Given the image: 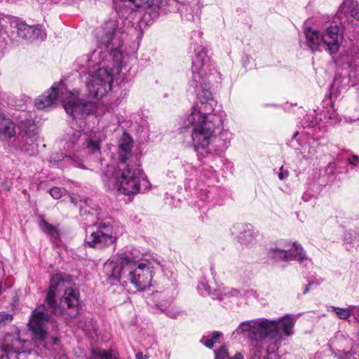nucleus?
Listing matches in <instances>:
<instances>
[{
  "mask_svg": "<svg viewBox=\"0 0 359 359\" xmlns=\"http://www.w3.org/2000/svg\"><path fill=\"white\" fill-rule=\"evenodd\" d=\"M123 31L117 20L106 22L97 34L100 45L86 60L88 76L86 80L90 99L103 97L111 90L113 76L123 67L124 57L118 49L123 42Z\"/></svg>",
  "mask_w": 359,
  "mask_h": 359,
  "instance_id": "f257e3e1",
  "label": "nucleus"
},
{
  "mask_svg": "<svg viewBox=\"0 0 359 359\" xmlns=\"http://www.w3.org/2000/svg\"><path fill=\"white\" fill-rule=\"evenodd\" d=\"M295 318L285 315L276 319L261 318L242 322L233 334H246L252 340V359H281L276 354L278 344L293 334Z\"/></svg>",
  "mask_w": 359,
  "mask_h": 359,
  "instance_id": "f03ea898",
  "label": "nucleus"
},
{
  "mask_svg": "<svg viewBox=\"0 0 359 359\" xmlns=\"http://www.w3.org/2000/svg\"><path fill=\"white\" fill-rule=\"evenodd\" d=\"M220 117L196 118L191 121L190 115L184 120V126H191V145L199 159L207 157L216 158L220 156L230 144L233 134L226 129H222L218 134L216 130L222 125Z\"/></svg>",
  "mask_w": 359,
  "mask_h": 359,
  "instance_id": "7ed1b4c3",
  "label": "nucleus"
},
{
  "mask_svg": "<svg viewBox=\"0 0 359 359\" xmlns=\"http://www.w3.org/2000/svg\"><path fill=\"white\" fill-rule=\"evenodd\" d=\"M210 71L207 50L203 47L197 48L192 62L193 77L191 86L195 88L198 101L193 106L189 114L191 121L201 118V116H207L208 118L218 117L213 113L216 101L210 90L208 76Z\"/></svg>",
  "mask_w": 359,
  "mask_h": 359,
  "instance_id": "20e7f679",
  "label": "nucleus"
},
{
  "mask_svg": "<svg viewBox=\"0 0 359 359\" xmlns=\"http://www.w3.org/2000/svg\"><path fill=\"white\" fill-rule=\"evenodd\" d=\"M137 163H119L118 170L108 165L103 181L109 189H116L124 195H134L150 189L151 184Z\"/></svg>",
  "mask_w": 359,
  "mask_h": 359,
  "instance_id": "39448f33",
  "label": "nucleus"
},
{
  "mask_svg": "<svg viewBox=\"0 0 359 359\" xmlns=\"http://www.w3.org/2000/svg\"><path fill=\"white\" fill-rule=\"evenodd\" d=\"M57 100L62 102L67 113L75 119L91 114L96 109L93 102L79 99L77 95L67 90L62 82L55 83L48 90L35 100L34 104L37 109H44L53 105Z\"/></svg>",
  "mask_w": 359,
  "mask_h": 359,
  "instance_id": "423d86ee",
  "label": "nucleus"
},
{
  "mask_svg": "<svg viewBox=\"0 0 359 359\" xmlns=\"http://www.w3.org/2000/svg\"><path fill=\"white\" fill-rule=\"evenodd\" d=\"M46 301L51 311L57 316L65 314V306L78 311V292L69 276L60 273L52 276Z\"/></svg>",
  "mask_w": 359,
  "mask_h": 359,
  "instance_id": "0eeeda50",
  "label": "nucleus"
},
{
  "mask_svg": "<svg viewBox=\"0 0 359 359\" xmlns=\"http://www.w3.org/2000/svg\"><path fill=\"white\" fill-rule=\"evenodd\" d=\"M89 202L88 199H84L81 200L79 204L81 216L90 213V217H93L91 220L93 223L92 226L91 224H87L89 226V229H86V244L90 248L98 250L104 249L115 244L118 238L121 234L119 226L116 224H111L109 222L95 224L96 216H93V213H90L87 210V207L89 206Z\"/></svg>",
  "mask_w": 359,
  "mask_h": 359,
  "instance_id": "6e6552de",
  "label": "nucleus"
},
{
  "mask_svg": "<svg viewBox=\"0 0 359 359\" xmlns=\"http://www.w3.org/2000/svg\"><path fill=\"white\" fill-rule=\"evenodd\" d=\"M104 139L102 133L93 136L88 135L81 130L71 127L65 134V148L69 151H79L86 150L93 154H100V142Z\"/></svg>",
  "mask_w": 359,
  "mask_h": 359,
  "instance_id": "1a4fd4ad",
  "label": "nucleus"
},
{
  "mask_svg": "<svg viewBox=\"0 0 359 359\" xmlns=\"http://www.w3.org/2000/svg\"><path fill=\"white\" fill-rule=\"evenodd\" d=\"M160 266L156 259H144L135 267L128 271L126 282L130 281L139 291L145 290L151 286L155 270Z\"/></svg>",
  "mask_w": 359,
  "mask_h": 359,
  "instance_id": "9d476101",
  "label": "nucleus"
},
{
  "mask_svg": "<svg viewBox=\"0 0 359 359\" xmlns=\"http://www.w3.org/2000/svg\"><path fill=\"white\" fill-rule=\"evenodd\" d=\"M123 2H128L135 8H144L145 10L142 15V21L149 25L157 19L161 13L171 11L168 8L167 3L163 0H121Z\"/></svg>",
  "mask_w": 359,
  "mask_h": 359,
  "instance_id": "9b49d317",
  "label": "nucleus"
},
{
  "mask_svg": "<svg viewBox=\"0 0 359 359\" xmlns=\"http://www.w3.org/2000/svg\"><path fill=\"white\" fill-rule=\"evenodd\" d=\"M51 316L48 310L43 306H39L32 312L29 322V329L34 337L39 340H43L46 336V325L51 321Z\"/></svg>",
  "mask_w": 359,
  "mask_h": 359,
  "instance_id": "f8f14e48",
  "label": "nucleus"
},
{
  "mask_svg": "<svg viewBox=\"0 0 359 359\" xmlns=\"http://www.w3.org/2000/svg\"><path fill=\"white\" fill-rule=\"evenodd\" d=\"M24 347V341L18 336L7 334L0 344V359H17Z\"/></svg>",
  "mask_w": 359,
  "mask_h": 359,
  "instance_id": "ddd939ff",
  "label": "nucleus"
},
{
  "mask_svg": "<svg viewBox=\"0 0 359 359\" xmlns=\"http://www.w3.org/2000/svg\"><path fill=\"white\" fill-rule=\"evenodd\" d=\"M103 270L111 284H115L116 282L126 283L127 269L122 265V263L118 260L116 256H114L107 260L103 266Z\"/></svg>",
  "mask_w": 359,
  "mask_h": 359,
  "instance_id": "4468645a",
  "label": "nucleus"
},
{
  "mask_svg": "<svg viewBox=\"0 0 359 359\" xmlns=\"http://www.w3.org/2000/svg\"><path fill=\"white\" fill-rule=\"evenodd\" d=\"M322 35L325 49L330 54L337 53L342 40L339 27L337 25H330L322 32Z\"/></svg>",
  "mask_w": 359,
  "mask_h": 359,
  "instance_id": "2eb2a0df",
  "label": "nucleus"
},
{
  "mask_svg": "<svg viewBox=\"0 0 359 359\" xmlns=\"http://www.w3.org/2000/svg\"><path fill=\"white\" fill-rule=\"evenodd\" d=\"M115 256L122 263V265H124L127 271L135 267L139 264V262L143 260L142 259V253L138 249L135 248H127Z\"/></svg>",
  "mask_w": 359,
  "mask_h": 359,
  "instance_id": "dca6fc26",
  "label": "nucleus"
},
{
  "mask_svg": "<svg viewBox=\"0 0 359 359\" xmlns=\"http://www.w3.org/2000/svg\"><path fill=\"white\" fill-rule=\"evenodd\" d=\"M232 233L236 234L241 243L249 245L257 236V231L250 224H237L233 226Z\"/></svg>",
  "mask_w": 359,
  "mask_h": 359,
  "instance_id": "f3484780",
  "label": "nucleus"
},
{
  "mask_svg": "<svg viewBox=\"0 0 359 359\" xmlns=\"http://www.w3.org/2000/svg\"><path fill=\"white\" fill-rule=\"evenodd\" d=\"M17 33L19 37L25 39H43L46 33L39 26L29 25L25 22H19L17 25Z\"/></svg>",
  "mask_w": 359,
  "mask_h": 359,
  "instance_id": "a211bd4d",
  "label": "nucleus"
},
{
  "mask_svg": "<svg viewBox=\"0 0 359 359\" xmlns=\"http://www.w3.org/2000/svg\"><path fill=\"white\" fill-rule=\"evenodd\" d=\"M23 144L20 146V149L28 154L34 155L37 151L38 133L34 129H29L20 134Z\"/></svg>",
  "mask_w": 359,
  "mask_h": 359,
  "instance_id": "6ab92c4d",
  "label": "nucleus"
},
{
  "mask_svg": "<svg viewBox=\"0 0 359 359\" xmlns=\"http://www.w3.org/2000/svg\"><path fill=\"white\" fill-rule=\"evenodd\" d=\"M179 11L183 20L192 22L199 18L200 7L196 1L181 4Z\"/></svg>",
  "mask_w": 359,
  "mask_h": 359,
  "instance_id": "aec40b11",
  "label": "nucleus"
},
{
  "mask_svg": "<svg viewBox=\"0 0 359 359\" xmlns=\"http://www.w3.org/2000/svg\"><path fill=\"white\" fill-rule=\"evenodd\" d=\"M307 46L311 50H316L323 46L322 33L316 29L309 27L305 30Z\"/></svg>",
  "mask_w": 359,
  "mask_h": 359,
  "instance_id": "412c9836",
  "label": "nucleus"
},
{
  "mask_svg": "<svg viewBox=\"0 0 359 359\" xmlns=\"http://www.w3.org/2000/svg\"><path fill=\"white\" fill-rule=\"evenodd\" d=\"M287 260H297L300 263L307 259L306 251L302 246L294 242L287 245Z\"/></svg>",
  "mask_w": 359,
  "mask_h": 359,
  "instance_id": "4be33fe9",
  "label": "nucleus"
},
{
  "mask_svg": "<svg viewBox=\"0 0 359 359\" xmlns=\"http://www.w3.org/2000/svg\"><path fill=\"white\" fill-rule=\"evenodd\" d=\"M132 140L126 135L123 134L118 144V155L121 160L120 163H126V161L131 156Z\"/></svg>",
  "mask_w": 359,
  "mask_h": 359,
  "instance_id": "5701e85b",
  "label": "nucleus"
},
{
  "mask_svg": "<svg viewBox=\"0 0 359 359\" xmlns=\"http://www.w3.org/2000/svg\"><path fill=\"white\" fill-rule=\"evenodd\" d=\"M359 21V0H345L339 8L338 15H346Z\"/></svg>",
  "mask_w": 359,
  "mask_h": 359,
  "instance_id": "b1692460",
  "label": "nucleus"
},
{
  "mask_svg": "<svg viewBox=\"0 0 359 359\" xmlns=\"http://www.w3.org/2000/svg\"><path fill=\"white\" fill-rule=\"evenodd\" d=\"M16 134L14 123L0 111V135L8 137H14Z\"/></svg>",
  "mask_w": 359,
  "mask_h": 359,
  "instance_id": "393cba45",
  "label": "nucleus"
},
{
  "mask_svg": "<svg viewBox=\"0 0 359 359\" xmlns=\"http://www.w3.org/2000/svg\"><path fill=\"white\" fill-rule=\"evenodd\" d=\"M319 149V143L315 139L310 140L300 149V154L304 159H313L317 154Z\"/></svg>",
  "mask_w": 359,
  "mask_h": 359,
  "instance_id": "a878e982",
  "label": "nucleus"
},
{
  "mask_svg": "<svg viewBox=\"0 0 359 359\" xmlns=\"http://www.w3.org/2000/svg\"><path fill=\"white\" fill-rule=\"evenodd\" d=\"M355 309V306H349L346 308L330 306L327 311L334 313L337 318L341 320H346L351 316Z\"/></svg>",
  "mask_w": 359,
  "mask_h": 359,
  "instance_id": "bb28decb",
  "label": "nucleus"
},
{
  "mask_svg": "<svg viewBox=\"0 0 359 359\" xmlns=\"http://www.w3.org/2000/svg\"><path fill=\"white\" fill-rule=\"evenodd\" d=\"M118 355L114 350H93L90 359H118Z\"/></svg>",
  "mask_w": 359,
  "mask_h": 359,
  "instance_id": "cd10ccee",
  "label": "nucleus"
},
{
  "mask_svg": "<svg viewBox=\"0 0 359 359\" xmlns=\"http://www.w3.org/2000/svg\"><path fill=\"white\" fill-rule=\"evenodd\" d=\"M212 293L221 294V298H213L214 299L222 300L226 297H238L240 292L233 288L219 286L217 289L215 290L214 292H212Z\"/></svg>",
  "mask_w": 359,
  "mask_h": 359,
  "instance_id": "c85d7f7f",
  "label": "nucleus"
},
{
  "mask_svg": "<svg viewBox=\"0 0 359 359\" xmlns=\"http://www.w3.org/2000/svg\"><path fill=\"white\" fill-rule=\"evenodd\" d=\"M78 326L88 334H91L92 333L95 332L97 329L96 322H95L91 318H86L81 320Z\"/></svg>",
  "mask_w": 359,
  "mask_h": 359,
  "instance_id": "c756f323",
  "label": "nucleus"
},
{
  "mask_svg": "<svg viewBox=\"0 0 359 359\" xmlns=\"http://www.w3.org/2000/svg\"><path fill=\"white\" fill-rule=\"evenodd\" d=\"M270 256L275 261H287V245L285 248H273L269 251Z\"/></svg>",
  "mask_w": 359,
  "mask_h": 359,
  "instance_id": "7c9ffc66",
  "label": "nucleus"
},
{
  "mask_svg": "<svg viewBox=\"0 0 359 359\" xmlns=\"http://www.w3.org/2000/svg\"><path fill=\"white\" fill-rule=\"evenodd\" d=\"M216 359H244L243 355L238 352L233 357L230 358L226 346H222L219 350L215 351Z\"/></svg>",
  "mask_w": 359,
  "mask_h": 359,
  "instance_id": "2f4dec72",
  "label": "nucleus"
},
{
  "mask_svg": "<svg viewBox=\"0 0 359 359\" xmlns=\"http://www.w3.org/2000/svg\"><path fill=\"white\" fill-rule=\"evenodd\" d=\"M222 336V333L219 331H215L212 333L210 338H202L201 341L205 344V346L209 348H212L215 344L220 342V338Z\"/></svg>",
  "mask_w": 359,
  "mask_h": 359,
  "instance_id": "473e14b6",
  "label": "nucleus"
},
{
  "mask_svg": "<svg viewBox=\"0 0 359 359\" xmlns=\"http://www.w3.org/2000/svg\"><path fill=\"white\" fill-rule=\"evenodd\" d=\"M39 226L43 232L50 235L52 238H57L58 237V233L55 227L48 224L46 221L41 220Z\"/></svg>",
  "mask_w": 359,
  "mask_h": 359,
  "instance_id": "72a5a7b5",
  "label": "nucleus"
},
{
  "mask_svg": "<svg viewBox=\"0 0 359 359\" xmlns=\"http://www.w3.org/2000/svg\"><path fill=\"white\" fill-rule=\"evenodd\" d=\"M197 290H198L199 293H201V294L203 295V296L208 295V296L211 297L212 298H221L222 297L221 294H217L215 293H212V292L210 291V286L204 282H201L198 285Z\"/></svg>",
  "mask_w": 359,
  "mask_h": 359,
  "instance_id": "f704fd0d",
  "label": "nucleus"
},
{
  "mask_svg": "<svg viewBox=\"0 0 359 359\" xmlns=\"http://www.w3.org/2000/svg\"><path fill=\"white\" fill-rule=\"evenodd\" d=\"M161 310L165 313V314L172 318H176L180 313L179 309L175 305L170 304L168 306H164L161 304Z\"/></svg>",
  "mask_w": 359,
  "mask_h": 359,
  "instance_id": "c9c22d12",
  "label": "nucleus"
},
{
  "mask_svg": "<svg viewBox=\"0 0 359 359\" xmlns=\"http://www.w3.org/2000/svg\"><path fill=\"white\" fill-rule=\"evenodd\" d=\"M65 191V190L63 189L53 187L50 189L49 193L53 198L58 199L63 195Z\"/></svg>",
  "mask_w": 359,
  "mask_h": 359,
  "instance_id": "e433bc0d",
  "label": "nucleus"
},
{
  "mask_svg": "<svg viewBox=\"0 0 359 359\" xmlns=\"http://www.w3.org/2000/svg\"><path fill=\"white\" fill-rule=\"evenodd\" d=\"M12 320V316L7 313H0V327L4 325L6 323Z\"/></svg>",
  "mask_w": 359,
  "mask_h": 359,
  "instance_id": "4c0bfd02",
  "label": "nucleus"
},
{
  "mask_svg": "<svg viewBox=\"0 0 359 359\" xmlns=\"http://www.w3.org/2000/svg\"><path fill=\"white\" fill-rule=\"evenodd\" d=\"M338 358L339 359H359L356 358L355 354H351L348 352H339Z\"/></svg>",
  "mask_w": 359,
  "mask_h": 359,
  "instance_id": "58836bf2",
  "label": "nucleus"
},
{
  "mask_svg": "<svg viewBox=\"0 0 359 359\" xmlns=\"http://www.w3.org/2000/svg\"><path fill=\"white\" fill-rule=\"evenodd\" d=\"M289 176V172L287 170L284 169L283 166H281L279 169L278 178L283 180Z\"/></svg>",
  "mask_w": 359,
  "mask_h": 359,
  "instance_id": "ea45409f",
  "label": "nucleus"
},
{
  "mask_svg": "<svg viewBox=\"0 0 359 359\" xmlns=\"http://www.w3.org/2000/svg\"><path fill=\"white\" fill-rule=\"evenodd\" d=\"M347 161L350 164L355 165L359 163V156L353 155L351 158H348Z\"/></svg>",
  "mask_w": 359,
  "mask_h": 359,
  "instance_id": "a19ab883",
  "label": "nucleus"
},
{
  "mask_svg": "<svg viewBox=\"0 0 359 359\" xmlns=\"http://www.w3.org/2000/svg\"><path fill=\"white\" fill-rule=\"evenodd\" d=\"M311 285V283H309L304 288V291H303V293L304 294H306L307 292H309V290H310V286Z\"/></svg>",
  "mask_w": 359,
  "mask_h": 359,
  "instance_id": "79ce46f5",
  "label": "nucleus"
},
{
  "mask_svg": "<svg viewBox=\"0 0 359 359\" xmlns=\"http://www.w3.org/2000/svg\"><path fill=\"white\" fill-rule=\"evenodd\" d=\"M144 355L142 352H139L136 354V359H143Z\"/></svg>",
  "mask_w": 359,
  "mask_h": 359,
  "instance_id": "37998d69",
  "label": "nucleus"
},
{
  "mask_svg": "<svg viewBox=\"0 0 359 359\" xmlns=\"http://www.w3.org/2000/svg\"><path fill=\"white\" fill-rule=\"evenodd\" d=\"M349 67H351V68H353V69H355V68H356L357 65H356V64H355V62H354V63H353V62H351V63L349 65Z\"/></svg>",
  "mask_w": 359,
  "mask_h": 359,
  "instance_id": "c03bdc74",
  "label": "nucleus"
},
{
  "mask_svg": "<svg viewBox=\"0 0 359 359\" xmlns=\"http://www.w3.org/2000/svg\"><path fill=\"white\" fill-rule=\"evenodd\" d=\"M76 166L79 167V168H83L85 169L86 168L84 167L83 165H81L79 163H78L77 164H76Z\"/></svg>",
  "mask_w": 359,
  "mask_h": 359,
  "instance_id": "a18cd8bd",
  "label": "nucleus"
},
{
  "mask_svg": "<svg viewBox=\"0 0 359 359\" xmlns=\"http://www.w3.org/2000/svg\"><path fill=\"white\" fill-rule=\"evenodd\" d=\"M10 188V185H6L5 188H4V190H8Z\"/></svg>",
  "mask_w": 359,
  "mask_h": 359,
  "instance_id": "49530a36",
  "label": "nucleus"
},
{
  "mask_svg": "<svg viewBox=\"0 0 359 359\" xmlns=\"http://www.w3.org/2000/svg\"><path fill=\"white\" fill-rule=\"evenodd\" d=\"M298 134H299L298 132H295L294 134V138L296 137Z\"/></svg>",
  "mask_w": 359,
  "mask_h": 359,
  "instance_id": "de8ad7c7",
  "label": "nucleus"
},
{
  "mask_svg": "<svg viewBox=\"0 0 359 359\" xmlns=\"http://www.w3.org/2000/svg\"><path fill=\"white\" fill-rule=\"evenodd\" d=\"M302 198H303L304 201H307L306 196H303Z\"/></svg>",
  "mask_w": 359,
  "mask_h": 359,
  "instance_id": "09e8293b",
  "label": "nucleus"
},
{
  "mask_svg": "<svg viewBox=\"0 0 359 359\" xmlns=\"http://www.w3.org/2000/svg\"><path fill=\"white\" fill-rule=\"evenodd\" d=\"M329 166H334V163H330V164H329Z\"/></svg>",
  "mask_w": 359,
  "mask_h": 359,
  "instance_id": "8fccbe9b",
  "label": "nucleus"
},
{
  "mask_svg": "<svg viewBox=\"0 0 359 359\" xmlns=\"http://www.w3.org/2000/svg\"><path fill=\"white\" fill-rule=\"evenodd\" d=\"M75 315H76V314H74V315L69 314V316L70 317H73V316H75Z\"/></svg>",
  "mask_w": 359,
  "mask_h": 359,
  "instance_id": "3c124183",
  "label": "nucleus"
},
{
  "mask_svg": "<svg viewBox=\"0 0 359 359\" xmlns=\"http://www.w3.org/2000/svg\"><path fill=\"white\" fill-rule=\"evenodd\" d=\"M355 72H358V74H359V69H355Z\"/></svg>",
  "mask_w": 359,
  "mask_h": 359,
  "instance_id": "603ef678",
  "label": "nucleus"
}]
</instances>
